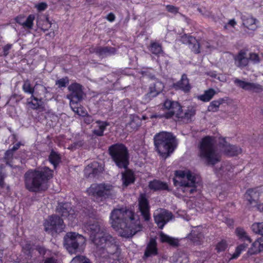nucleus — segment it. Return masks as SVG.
<instances>
[{
	"instance_id": "1",
	"label": "nucleus",
	"mask_w": 263,
	"mask_h": 263,
	"mask_svg": "<svg viewBox=\"0 0 263 263\" xmlns=\"http://www.w3.org/2000/svg\"><path fill=\"white\" fill-rule=\"evenodd\" d=\"M110 220L111 227L120 231V235L123 237H132L142 229L139 216L126 207L114 209Z\"/></svg>"
},
{
	"instance_id": "2",
	"label": "nucleus",
	"mask_w": 263,
	"mask_h": 263,
	"mask_svg": "<svg viewBox=\"0 0 263 263\" xmlns=\"http://www.w3.org/2000/svg\"><path fill=\"white\" fill-rule=\"evenodd\" d=\"M53 177V171L48 167L30 170L24 175L26 188L31 192L45 191L48 188V181Z\"/></svg>"
},
{
	"instance_id": "3",
	"label": "nucleus",
	"mask_w": 263,
	"mask_h": 263,
	"mask_svg": "<svg viewBox=\"0 0 263 263\" xmlns=\"http://www.w3.org/2000/svg\"><path fill=\"white\" fill-rule=\"evenodd\" d=\"M94 241L97 252L101 257L109 259L110 263L119 260L121 252L115 238L110 234H105L102 238Z\"/></svg>"
},
{
	"instance_id": "4",
	"label": "nucleus",
	"mask_w": 263,
	"mask_h": 263,
	"mask_svg": "<svg viewBox=\"0 0 263 263\" xmlns=\"http://www.w3.org/2000/svg\"><path fill=\"white\" fill-rule=\"evenodd\" d=\"M154 141L157 151L164 159L173 153L177 145L176 137L171 133L166 132L156 134Z\"/></svg>"
},
{
	"instance_id": "5",
	"label": "nucleus",
	"mask_w": 263,
	"mask_h": 263,
	"mask_svg": "<svg viewBox=\"0 0 263 263\" xmlns=\"http://www.w3.org/2000/svg\"><path fill=\"white\" fill-rule=\"evenodd\" d=\"M199 156L209 166H214L220 161L221 156L211 137L206 136L202 139L199 145Z\"/></svg>"
},
{
	"instance_id": "6",
	"label": "nucleus",
	"mask_w": 263,
	"mask_h": 263,
	"mask_svg": "<svg viewBox=\"0 0 263 263\" xmlns=\"http://www.w3.org/2000/svg\"><path fill=\"white\" fill-rule=\"evenodd\" d=\"M108 151L112 161L119 168H128L129 154L124 144L119 143L114 144L109 146Z\"/></svg>"
},
{
	"instance_id": "7",
	"label": "nucleus",
	"mask_w": 263,
	"mask_h": 263,
	"mask_svg": "<svg viewBox=\"0 0 263 263\" xmlns=\"http://www.w3.org/2000/svg\"><path fill=\"white\" fill-rule=\"evenodd\" d=\"M87 191L97 202L104 201L115 196L114 186L107 183L92 184Z\"/></svg>"
},
{
	"instance_id": "8",
	"label": "nucleus",
	"mask_w": 263,
	"mask_h": 263,
	"mask_svg": "<svg viewBox=\"0 0 263 263\" xmlns=\"http://www.w3.org/2000/svg\"><path fill=\"white\" fill-rule=\"evenodd\" d=\"M85 242L84 237L76 232H68L64 237V246L70 254L80 252Z\"/></svg>"
},
{
	"instance_id": "9",
	"label": "nucleus",
	"mask_w": 263,
	"mask_h": 263,
	"mask_svg": "<svg viewBox=\"0 0 263 263\" xmlns=\"http://www.w3.org/2000/svg\"><path fill=\"white\" fill-rule=\"evenodd\" d=\"M82 87L81 85L77 83H72L68 87L69 93L66 98L70 100V106L76 112H78L80 103L83 99L84 92Z\"/></svg>"
},
{
	"instance_id": "10",
	"label": "nucleus",
	"mask_w": 263,
	"mask_h": 263,
	"mask_svg": "<svg viewBox=\"0 0 263 263\" xmlns=\"http://www.w3.org/2000/svg\"><path fill=\"white\" fill-rule=\"evenodd\" d=\"M180 41L184 44H187L189 48L195 54L201 52V47H204L206 49L211 50L213 47L209 41L203 40L201 42L195 37L184 34L180 37Z\"/></svg>"
},
{
	"instance_id": "11",
	"label": "nucleus",
	"mask_w": 263,
	"mask_h": 263,
	"mask_svg": "<svg viewBox=\"0 0 263 263\" xmlns=\"http://www.w3.org/2000/svg\"><path fill=\"white\" fill-rule=\"evenodd\" d=\"M186 180L178 181L176 178H173V181L175 186H178L180 191L185 194L186 196H191L197 191L196 178L191 172L186 175Z\"/></svg>"
},
{
	"instance_id": "12",
	"label": "nucleus",
	"mask_w": 263,
	"mask_h": 263,
	"mask_svg": "<svg viewBox=\"0 0 263 263\" xmlns=\"http://www.w3.org/2000/svg\"><path fill=\"white\" fill-rule=\"evenodd\" d=\"M86 230L90 234V237L94 243L96 239L102 238V236L108 234L106 233L104 221L102 219L90 220L86 226Z\"/></svg>"
},
{
	"instance_id": "13",
	"label": "nucleus",
	"mask_w": 263,
	"mask_h": 263,
	"mask_svg": "<svg viewBox=\"0 0 263 263\" xmlns=\"http://www.w3.org/2000/svg\"><path fill=\"white\" fill-rule=\"evenodd\" d=\"M44 226V230L52 235L62 232L65 228L63 219L57 215L50 216L48 219L45 221Z\"/></svg>"
},
{
	"instance_id": "14",
	"label": "nucleus",
	"mask_w": 263,
	"mask_h": 263,
	"mask_svg": "<svg viewBox=\"0 0 263 263\" xmlns=\"http://www.w3.org/2000/svg\"><path fill=\"white\" fill-rule=\"evenodd\" d=\"M259 193L257 188L249 189L245 194V198L248 201L249 208L256 207L258 211L263 212V203L259 204Z\"/></svg>"
},
{
	"instance_id": "15",
	"label": "nucleus",
	"mask_w": 263,
	"mask_h": 263,
	"mask_svg": "<svg viewBox=\"0 0 263 263\" xmlns=\"http://www.w3.org/2000/svg\"><path fill=\"white\" fill-rule=\"evenodd\" d=\"M172 212L164 209H159L154 213L155 222L158 227L162 229L164 226L173 218Z\"/></svg>"
},
{
	"instance_id": "16",
	"label": "nucleus",
	"mask_w": 263,
	"mask_h": 263,
	"mask_svg": "<svg viewBox=\"0 0 263 263\" xmlns=\"http://www.w3.org/2000/svg\"><path fill=\"white\" fill-rule=\"evenodd\" d=\"M138 210L144 221H148L151 219L150 205L146 195L141 194L138 199Z\"/></svg>"
},
{
	"instance_id": "17",
	"label": "nucleus",
	"mask_w": 263,
	"mask_h": 263,
	"mask_svg": "<svg viewBox=\"0 0 263 263\" xmlns=\"http://www.w3.org/2000/svg\"><path fill=\"white\" fill-rule=\"evenodd\" d=\"M104 171L102 164L93 161L87 165L84 170V175L86 178H93L99 176Z\"/></svg>"
},
{
	"instance_id": "18",
	"label": "nucleus",
	"mask_w": 263,
	"mask_h": 263,
	"mask_svg": "<svg viewBox=\"0 0 263 263\" xmlns=\"http://www.w3.org/2000/svg\"><path fill=\"white\" fill-rule=\"evenodd\" d=\"M234 83L238 87L246 90L253 91L256 93L261 92L263 90L262 86L257 83L246 82L237 78L234 80Z\"/></svg>"
},
{
	"instance_id": "19",
	"label": "nucleus",
	"mask_w": 263,
	"mask_h": 263,
	"mask_svg": "<svg viewBox=\"0 0 263 263\" xmlns=\"http://www.w3.org/2000/svg\"><path fill=\"white\" fill-rule=\"evenodd\" d=\"M56 212L63 217H68L69 219L75 217L74 211L68 202L59 203L56 208Z\"/></svg>"
},
{
	"instance_id": "20",
	"label": "nucleus",
	"mask_w": 263,
	"mask_h": 263,
	"mask_svg": "<svg viewBox=\"0 0 263 263\" xmlns=\"http://www.w3.org/2000/svg\"><path fill=\"white\" fill-rule=\"evenodd\" d=\"M172 87L176 90H180L186 93L191 91L192 86L187 75L184 73L182 75L180 80L173 84Z\"/></svg>"
},
{
	"instance_id": "21",
	"label": "nucleus",
	"mask_w": 263,
	"mask_h": 263,
	"mask_svg": "<svg viewBox=\"0 0 263 263\" xmlns=\"http://www.w3.org/2000/svg\"><path fill=\"white\" fill-rule=\"evenodd\" d=\"M164 87V84L161 81L157 80L155 83L151 84L149 91L145 95V99L151 100L152 98L159 95L163 90Z\"/></svg>"
},
{
	"instance_id": "22",
	"label": "nucleus",
	"mask_w": 263,
	"mask_h": 263,
	"mask_svg": "<svg viewBox=\"0 0 263 263\" xmlns=\"http://www.w3.org/2000/svg\"><path fill=\"white\" fill-rule=\"evenodd\" d=\"M92 52L95 53L101 58L115 55L117 53V49L110 46H97L92 49Z\"/></svg>"
},
{
	"instance_id": "23",
	"label": "nucleus",
	"mask_w": 263,
	"mask_h": 263,
	"mask_svg": "<svg viewBox=\"0 0 263 263\" xmlns=\"http://www.w3.org/2000/svg\"><path fill=\"white\" fill-rule=\"evenodd\" d=\"M163 106L165 109L169 110L166 115L167 118H170L173 116H175L177 112L181 109V105L178 102L168 99H166L164 102Z\"/></svg>"
},
{
	"instance_id": "24",
	"label": "nucleus",
	"mask_w": 263,
	"mask_h": 263,
	"mask_svg": "<svg viewBox=\"0 0 263 263\" xmlns=\"http://www.w3.org/2000/svg\"><path fill=\"white\" fill-rule=\"evenodd\" d=\"M158 253L157 242L155 238L151 237L146 245L144 253V257H149L152 256L157 255Z\"/></svg>"
},
{
	"instance_id": "25",
	"label": "nucleus",
	"mask_w": 263,
	"mask_h": 263,
	"mask_svg": "<svg viewBox=\"0 0 263 263\" xmlns=\"http://www.w3.org/2000/svg\"><path fill=\"white\" fill-rule=\"evenodd\" d=\"M235 65L240 68L247 66L249 63V59L247 57V53L243 50H241L234 57Z\"/></svg>"
},
{
	"instance_id": "26",
	"label": "nucleus",
	"mask_w": 263,
	"mask_h": 263,
	"mask_svg": "<svg viewBox=\"0 0 263 263\" xmlns=\"http://www.w3.org/2000/svg\"><path fill=\"white\" fill-rule=\"evenodd\" d=\"M196 114V109L192 107H188L184 112L181 106L180 110L177 112L175 116L178 118L186 120L187 122L192 121V119Z\"/></svg>"
},
{
	"instance_id": "27",
	"label": "nucleus",
	"mask_w": 263,
	"mask_h": 263,
	"mask_svg": "<svg viewBox=\"0 0 263 263\" xmlns=\"http://www.w3.org/2000/svg\"><path fill=\"white\" fill-rule=\"evenodd\" d=\"M148 187L154 191L169 190L167 183L157 179L151 181L148 183Z\"/></svg>"
},
{
	"instance_id": "28",
	"label": "nucleus",
	"mask_w": 263,
	"mask_h": 263,
	"mask_svg": "<svg viewBox=\"0 0 263 263\" xmlns=\"http://www.w3.org/2000/svg\"><path fill=\"white\" fill-rule=\"evenodd\" d=\"M122 180L123 185L127 186L134 183L135 181L134 173L131 170L126 169L125 171L122 173Z\"/></svg>"
},
{
	"instance_id": "29",
	"label": "nucleus",
	"mask_w": 263,
	"mask_h": 263,
	"mask_svg": "<svg viewBox=\"0 0 263 263\" xmlns=\"http://www.w3.org/2000/svg\"><path fill=\"white\" fill-rule=\"evenodd\" d=\"M129 121L126 124L128 130H136L141 124V119L136 115H130Z\"/></svg>"
},
{
	"instance_id": "30",
	"label": "nucleus",
	"mask_w": 263,
	"mask_h": 263,
	"mask_svg": "<svg viewBox=\"0 0 263 263\" xmlns=\"http://www.w3.org/2000/svg\"><path fill=\"white\" fill-rule=\"evenodd\" d=\"M223 148L224 152L230 156H237L241 153V148L237 146L228 144L224 140Z\"/></svg>"
},
{
	"instance_id": "31",
	"label": "nucleus",
	"mask_w": 263,
	"mask_h": 263,
	"mask_svg": "<svg viewBox=\"0 0 263 263\" xmlns=\"http://www.w3.org/2000/svg\"><path fill=\"white\" fill-rule=\"evenodd\" d=\"M45 98V95L44 96V98L37 97L34 95H32L31 96L30 99L35 101V102L34 103L32 101L28 102V104L31 109L34 110L43 109L44 108L43 100Z\"/></svg>"
},
{
	"instance_id": "32",
	"label": "nucleus",
	"mask_w": 263,
	"mask_h": 263,
	"mask_svg": "<svg viewBox=\"0 0 263 263\" xmlns=\"http://www.w3.org/2000/svg\"><path fill=\"white\" fill-rule=\"evenodd\" d=\"M96 123L98 124L97 128L92 130V134L98 137L104 136V131L106 130V127L109 125V122L98 120L96 121Z\"/></svg>"
},
{
	"instance_id": "33",
	"label": "nucleus",
	"mask_w": 263,
	"mask_h": 263,
	"mask_svg": "<svg viewBox=\"0 0 263 263\" xmlns=\"http://www.w3.org/2000/svg\"><path fill=\"white\" fill-rule=\"evenodd\" d=\"M187 237L194 245H199L202 240L203 235L200 232L192 230Z\"/></svg>"
},
{
	"instance_id": "34",
	"label": "nucleus",
	"mask_w": 263,
	"mask_h": 263,
	"mask_svg": "<svg viewBox=\"0 0 263 263\" xmlns=\"http://www.w3.org/2000/svg\"><path fill=\"white\" fill-rule=\"evenodd\" d=\"M160 241L162 243H167L173 247H178L179 246V240L178 239L172 237L163 232L160 234Z\"/></svg>"
},
{
	"instance_id": "35",
	"label": "nucleus",
	"mask_w": 263,
	"mask_h": 263,
	"mask_svg": "<svg viewBox=\"0 0 263 263\" xmlns=\"http://www.w3.org/2000/svg\"><path fill=\"white\" fill-rule=\"evenodd\" d=\"M48 160L55 169L61 161V157L58 152L52 149L48 156Z\"/></svg>"
},
{
	"instance_id": "36",
	"label": "nucleus",
	"mask_w": 263,
	"mask_h": 263,
	"mask_svg": "<svg viewBox=\"0 0 263 263\" xmlns=\"http://www.w3.org/2000/svg\"><path fill=\"white\" fill-rule=\"evenodd\" d=\"M148 49L153 54L158 56L164 53L162 45L157 42L151 41Z\"/></svg>"
},
{
	"instance_id": "37",
	"label": "nucleus",
	"mask_w": 263,
	"mask_h": 263,
	"mask_svg": "<svg viewBox=\"0 0 263 263\" xmlns=\"http://www.w3.org/2000/svg\"><path fill=\"white\" fill-rule=\"evenodd\" d=\"M48 88L46 87L42 83H40L37 81L34 85L35 91L34 95L37 97H42V95H45L49 92L48 90Z\"/></svg>"
},
{
	"instance_id": "38",
	"label": "nucleus",
	"mask_w": 263,
	"mask_h": 263,
	"mask_svg": "<svg viewBox=\"0 0 263 263\" xmlns=\"http://www.w3.org/2000/svg\"><path fill=\"white\" fill-rule=\"evenodd\" d=\"M36 25L44 32L48 30L50 28L51 24L47 17L44 18H38L36 20Z\"/></svg>"
},
{
	"instance_id": "39",
	"label": "nucleus",
	"mask_w": 263,
	"mask_h": 263,
	"mask_svg": "<svg viewBox=\"0 0 263 263\" xmlns=\"http://www.w3.org/2000/svg\"><path fill=\"white\" fill-rule=\"evenodd\" d=\"M215 94L216 91L213 88H210L205 90L203 95L198 96L197 98L198 100L204 102H209L213 98Z\"/></svg>"
},
{
	"instance_id": "40",
	"label": "nucleus",
	"mask_w": 263,
	"mask_h": 263,
	"mask_svg": "<svg viewBox=\"0 0 263 263\" xmlns=\"http://www.w3.org/2000/svg\"><path fill=\"white\" fill-rule=\"evenodd\" d=\"M236 233L239 238L242 241L247 242L249 243H250L252 242L251 239L249 237L243 229L237 228L236 229Z\"/></svg>"
},
{
	"instance_id": "41",
	"label": "nucleus",
	"mask_w": 263,
	"mask_h": 263,
	"mask_svg": "<svg viewBox=\"0 0 263 263\" xmlns=\"http://www.w3.org/2000/svg\"><path fill=\"white\" fill-rule=\"evenodd\" d=\"M243 24L247 28L251 30H253L255 28V25L256 23V19L252 16L246 17L243 16L242 18Z\"/></svg>"
},
{
	"instance_id": "42",
	"label": "nucleus",
	"mask_w": 263,
	"mask_h": 263,
	"mask_svg": "<svg viewBox=\"0 0 263 263\" xmlns=\"http://www.w3.org/2000/svg\"><path fill=\"white\" fill-rule=\"evenodd\" d=\"M14 152L10 148L6 151L3 158L4 161L6 164L12 168H15L16 166H13L11 164L13 159Z\"/></svg>"
},
{
	"instance_id": "43",
	"label": "nucleus",
	"mask_w": 263,
	"mask_h": 263,
	"mask_svg": "<svg viewBox=\"0 0 263 263\" xmlns=\"http://www.w3.org/2000/svg\"><path fill=\"white\" fill-rule=\"evenodd\" d=\"M224 101V99L222 98H219L217 100L213 101L210 103V105L208 106V110L209 111L213 112L217 111L220 105L222 104Z\"/></svg>"
},
{
	"instance_id": "44",
	"label": "nucleus",
	"mask_w": 263,
	"mask_h": 263,
	"mask_svg": "<svg viewBox=\"0 0 263 263\" xmlns=\"http://www.w3.org/2000/svg\"><path fill=\"white\" fill-rule=\"evenodd\" d=\"M261 244V239H258L254 242L252 245V247L248 251V253L251 254H257L261 251L260 245Z\"/></svg>"
},
{
	"instance_id": "45",
	"label": "nucleus",
	"mask_w": 263,
	"mask_h": 263,
	"mask_svg": "<svg viewBox=\"0 0 263 263\" xmlns=\"http://www.w3.org/2000/svg\"><path fill=\"white\" fill-rule=\"evenodd\" d=\"M23 98L24 97L22 95L14 93L11 96L7 104H10L11 106H14L20 102Z\"/></svg>"
},
{
	"instance_id": "46",
	"label": "nucleus",
	"mask_w": 263,
	"mask_h": 263,
	"mask_svg": "<svg viewBox=\"0 0 263 263\" xmlns=\"http://www.w3.org/2000/svg\"><path fill=\"white\" fill-rule=\"evenodd\" d=\"M22 89L25 93L31 94V96L34 95L35 91L34 86L33 87H31L29 80H26L24 81Z\"/></svg>"
},
{
	"instance_id": "47",
	"label": "nucleus",
	"mask_w": 263,
	"mask_h": 263,
	"mask_svg": "<svg viewBox=\"0 0 263 263\" xmlns=\"http://www.w3.org/2000/svg\"><path fill=\"white\" fill-rule=\"evenodd\" d=\"M5 168L4 165H0V187L2 189L5 186L4 180L7 176Z\"/></svg>"
},
{
	"instance_id": "48",
	"label": "nucleus",
	"mask_w": 263,
	"mask_h": 263,
	"mask_svg": "<svg viewBox=\"0 0 263 263\" xmlns=\"http://www.w3.org/2000/svg\"><path fill=\"white\" fill-rule=\"evenodd\" d=\"M248 242L246 243V242L238 246L236 249L235 253L233 254L232 256L233 258H237L239 255L241 254V252L245 250L248 246Z\"/></svg>"
},
{
	"instance_id": "49",
	"label": "nucleus",
	"mask_w": 263,
	"mask_h": 263,
	"mask_svg": "<svg viewBox=\"0 0 263 263\" xmlns=\"http://www.w3.org/2000/svg\"><path fill=\"white\" fill-rule=\"evenodd\" d=\"M35 19V16L33 14H30L24 23L23 27L31 29L33 27V21Z\"/></svg>"
},
{
	"instance_id": "50",
	"label": "nucleus",
	"mask_w": 263,
	"mask_h": 263,
	"mask_svg": "<svg viewBox=\"0 0 263 263\" xmlns=\"http://www.w3.org/2000/svg\"><path fill=\"white\" fill-rule=\"evenodd\" d=\"M234 166L229 162L223 163L221 166L220 170L223 173L232 172Z\"/></svg>"
},
{
	"instance_id": "51",
	"label": "nucleus",
	"mask_w": 263,
	"mask_h": 263,
	"mask_svg": "<svg viewBox=\"0 0 263 263\" xmlns=\"http://www.w3.org/2000/svg\"><path fill=\"white\" fill-rule=\"evenodd\" d=\"M190 172L188 171L186 173L183 171L178 170L175 172V177L176 178H178V181H182V180H186V175L187 174Z\"/></svg>"
},
{
	"instance_id": "52",
	"label": "nucleus",
	"mask_w": 263,
	"mask_h": 263,
	"mask_svg": "<svg viewBox=\"0 0 263 263\" xmlns=\"http://www.w3.org/2000/svg\"><path fill=\"white\" fill-rule=\"evenodd\" d=\"M252 228L254 232L263 236V222L254 223L252 226Z\"/></svg>"
},
{
	"instance_id": "53",
	"label": "nucleus",
	"mask_w": 263,
	"mask_h": 263,
	"mask_svg": "<svg viewBox=\"0 0 263 263\" xmlns=\"http://www.w3.org/2000/svg\"><path fill=\"white\" fill-rule=\"evenodd\" d=\"M74 263H91L90 260L84 256H77L72 259Z\"/></svg>"
},
{
	"instance_id": "54",
	"label": "nucleus",
	"mask_w": 263,
	"mask_h": 263,
	"mask_svg": "<svg viewBox=\"0 0 263 263\" xmlns=\"http://www.w3.org/2000/svg\"><path fill=\"white\" fill-rule=\"evenodd\" d=\"M227 248V243L225 240H221L216 245V249L217 252H220L225 251Z\"/></svg>"
},
{
	"instance_id": "55",
	"label": "nucleus",
	"mask_w": 263,
	"mask_h": 263,
	"mask_svg": "<svg viewBox=\"0 0 263 263\" xmlns=\"http://www.w3.org/2000/svg\"><path fill=\"white\" fill-rule=\"evenodd\" d=\"M69 83V80L68 78L66 77L62 78L56 81L55 84L58 86L59 88L65 87L66 84Z\"/></svg>"
},
{
	"instance_id": "56",
	"label": "nucleus",
	"mask_w": 263,
	"mask_h": 263,
	"mask_svg": "<svg viewBox=\"0 0 263 263\" xmlns=\"http://www.w3.org/2000/svg\"><path fill=\"white\" fill-rule=\"evenodd\" d=\"M166 9L168 12L174 14L179 12V8L171 5H166Z\"/></svg>"
},
{
	"instance_id": "57",
	"label": "nucleus",
	"mask_w": 263,
	"mask_h": 263,
	"mask_svg": "<svg viewBox=\"0 0 263 263\" xmlns=\"http://www.w3.org/2000/svg\"><path fill=\"white\" fill-rule=\"evenodd\" d=\"M23 249L25 250V253L27 254L29 257H32V247L30 243H27L24 247Z\"/></svg>"
},
{
	"instance_id": "58",
	"label": "nucleus",
	"mask_w": 263,
	"mask_h": 263,
	"mask_svg": "<svg viewBox=\"0 0 263 263\" xmlns=\"http://www.w3.org/2000/svg\"><path fill=\"white\" fill-rule=\"evenodd\" d=\"M35 250L43 256H44L46 254L47 251H48L44 246L39 245L36 246Z\"/></svg>"
},
{
	"instance_id": "59",
	"label": "nucleus",
	"mask_w": 263,
	"mask_h": 263,
	"mask_svg": "<svg viewBox=\"0 0 263 263\" xmlns=\"http://www.w3.org/2000/svg\"><path fill=\"white\" fill-rule=\"evenodd\" d=\"M249 60H250L253 61L255 63L259 62V58L257 54L254 53H250V57L248 58Z\"/></svg>"
},
{
	"instance_id": "60",
	"label": "nucleus",
	"mask_w": 263,
	"mask_h": 263,
	"mask_svg": "<svg viewBox=\"0 0 263 263\" xmlns=\"http://www.w3.org/2000/svg\"><path fill=\"white\" fill-rule=\"evenodd\" d=\"M197 10L203 16L209 17L211 15V12L206 10L205 8H198Z\"/></svg>"
},
{
	"instance_id": "61",
	"label": "nucleus",
	"mask_w": 263,
	"mask_h": 263,
	"mask_svg": "<svg viewBox=\"0 0 263 263\" xmlns=\"http://www.w3.org/2000/svg\"><path fill=\"white\" fill-rule=\"evenodd\" d=\"M35 7L37 8L38 11H42L47 8V4L45 2H42L36 5Z\"/></svg>"
},
{
	"instance_id": "62",
	"label": "nucleus",
	"mask_w": 263,
	"mask_h": 263,
	"mask_svg": "<svg viewBox=\"0 0 263 263\" xmlns=\"http://www.w3.org/2000/svg\"><path fill=\"white\" fill-rule=\"evenodd\" d=\"M12 44H8L3 47V54L5 57H6L9 54V50L12 48Z\"/></svg>"
},
{
	"instance_id": "63",
	"label": "nucleus",
	"mask_w": 263,
	"mask_h": 263,
	"mask_svg": "<svg viewBox=\"0 0 263 263\" xmlns=\"http://www.w3.org/2000/svg\"><path fill=\"white\" fill-rule=\"evenodd\" d=\"M44 263H58V259L53 256L46 258Z\"/></svg>"
},
{
	"instance_id": "64",
	"label": "nucleus",
	"mask_w": 263,
	"mask_h": 263,
	"mask_svg": "<svg viewBox=\"0 0 263 263\" xmlns=\"http://www.w3.org/2000/svg\"><path fill=\"white\" fill-rule=\"evenodd\" d=\"M93 121V119L91 116L87 115V116H84V122L86 124H90Z\"/></svg>"
}]
</instances>
